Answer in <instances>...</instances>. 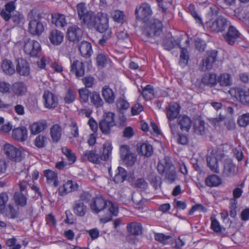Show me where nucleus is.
Instances as JSON below:
<instances>
[{"mask_svg": "<svg viewBox=\"0 0 249 249\" xmlns=\"http://www.w3.org/2000/svg\"><path fill=\"white\" fill-rule=\"evenodd\" d=\"M154 91L153 86L147 85L143 89L142 95L145 100H150L154 97Z\"/></svg>", "mask_w": 249, "mask_h": 249, "instance_id": "603ef678", "label": "nucleus"}, {"mask_svg": "<svg viewBox=\"0 0 249 249\" xmlns=\"http://www.w3.org/2000/svg\"><path fill=\"white\" fill-rule=\"evenodd\" d=\"M102 95L107 103L112 104L115 101V95L113 90L108 86H104L102 89Z\"/></svg>", "mask_w": 249, "mask_h": 249, "instance_id": "cd10ccee", "label": "nucleus"}, {"mask_svg": "<svg viewBox=\"0 0 249 249\" xmlns=\"http://www.w3.org/2000/svg\"><path fill=\"white\" fill-rule=\"evenodd\" d=\"M13 138L19 142L25 141L28 137L27 130L25 126L15 128L12 132Z\"/></svg>", "mask_w": 249, "mask_h": 249, "instance_id": "a878e982", "label": "nucleus"}, {"mask_svg": "<svg viewBox=\"0 0 249 249\" xmlns=\"http://www.w3.org/2000/svg\"><path fill=\"white\" fill-rule=\"evenodd\" d=\"M43 104L45 107L48 109L54 108L58 105L56 95L49 90L44 91L43 95Z\"/></svg>", "mask_w": 249, "mask_h": 249, "instance_id": "2eb2a0df", "label": "nucleus"}, {"mask_svg": "<svg viewBox=\"0 0 249 249\" xmlns=\"http://www.w3.org/2000/svg\"><path fill=\"white\" fill-rule=\"evenodd\" d=\"M115 125L114 114L108 112L104 115L103 119L99 123V128L105 135L110 133L111 128Z\"/></svg>", "mask_w": 249, "mask_h": 249, "instance_id": "423d86ee", "label": "nucleus"}, {"mask_svg": "<svg viewBox=\"0 0 249 249\" xmlns=\"http://www.w3.org/2000/svg\"><path fill=\"white\" fill-rule=\"evenodd\" d=\"M189 9L192 17L196 20V22L199 25H203V23L202 19L200 16L195 10L194 6L193 5H190Z\"/></svg>", "mask_w": 249, "mask_h": 249, "instance_id": "e2e57ef3", "label": "nucleus"}, {"mask_svg": "<svg viewBox=\"0 0 249 249\" xmlns=\"http://www.w3.org/2000/svg\"><path fill=\"white\" fill-rule=\"evenodd\" d=\"M72 210L74 213L77 216H84L87 212V207L81 200H75L72 205Z\"/></svg>", "mask_w": 249, "mask_h": 249, "instance_id": "aec40b11", "label": "nucleus"}, {"mask_svg": "<svg viewBox=\"0 0 249 249\" xmlns=\"http://www.w3.org/2000/svg\"><path fill=\"white\" fill-rule=\"evenodd\" d=\"M80 102L81 103H87L90 98V93L91 92L89 89L86 88H83L78 90Z\"/></svg>", "mask_w": 249, "mask_h": 249, "instance_id": "5fc2aeb1", "label": "nucleus"}, {"mask_svg": "<svg viewBox=\"0 0 249 249\" xmlns=\"http://www.w3.org/2000/svg\"><path fill=\"white\" fill-rule=\"evenodd\" d=\"M229 93L233 97L245 105H249V93L241 88H232L229 91Z\"/></svg>", "mask_w": 249, "mask_h": 249, "instance_id": "ddd939ff", "label": "nucleus"}, {"mask_svg": "<svg viewBox=\"0 0 249 249\" xmlns=\"http://www.w3.org/2000/svg\"><path fill=\"white\" fill-rule=\"evenodd\" d=\"M76 9L79 19L86 15L87 13L90 11L88 10L86 3L84 2H80L77 4L76 5Z\"/></svg>", "mask_w": 249, "mask_h": 249, "instance_id": "13d9d810", "label": "nucleus"}, {"mask_svg": "<svg viewBox=\"0 0 249 249\" xmlns=\"http://www.w3.org/2000/svg\"><path fill=\"white\" fill-rule=\"evenodd\" d=\"M237 170L235 165L231 160L225 161L224 166L223 174L227 177H233L237 173Z\"/></svg>", "mask_w": 249, "mask_h": 249, "instance_id": "2f4dec72", "label": "nucleus"}, {"mask_svg": "<svg viewBox=\"0 0 249 249\" xmlns=\"http://www.w3.org/2000/svg\"><path fill=\"white\" fill-rule=\"evenodd\" d=\"M135 14L137 20L146 22L151 17L153 12L149 4L143 3L136 6Z\"/></svg>", "mask_w": 249, "mask_h": 249, "instance_id": "39448f33", "label": "nucleus"}, {"mask_svg": "<svg viewBox=\"0 0 249 249\" xmlns=\"http://www.w3.org/2000/svg\"><path fill=\"white\" fill-rule=\"evenodd\" d=\"M111 16L113 20L118 23H123L125 19L124 12L120 10H114L111 13Z\"/></svg>", "mask_w": 249, "mask_h": 249, "instance_id": "3c124183", "label": "nucleus"}, {"mask_svg": "<svg viewBox=\"0 0 249 249\" xmlns=\"http://www.w3.org/2000/svg\"><path fill=\"white\" fill-rule=\"evenodd\" d=\"M75 99V96L73 93V92L70 89H69L64 97L65 103L67 104H71L72 103Z\"/></svg>", "mask_w": 249, "mask_h": 249, "instance_id": "338daca9", "label": "nucleus"}, {"mask_svg": "<svg viewBox=\"0 0 249 249\" xmlns=\"http://www.w3.org/2000/svg\"><path fill=\"white\" fill-rule=\"evenodd\" d=\"M205 122L199 119L195 120L193 129L194 133L197 135H203L205 134Z\"/></svg>", "mask_w": 249, "mask_h": 249, "instance_id": "49530a36", "label": "nucleus"}, {"mask_svg": "<svg viewBox=\"0 0 249 249\" xmlns=\"http://www.w3.org/2000/svg\"><path fill=\"white\" fill-rule=\"evenodd\" d=\"M85 67L84 63L79 60L71 59L70 72L74 74L76 77L79 78L84 76Z\"/></svg>", "mask_w": 249, "mask_h": 249, "instance_id": "dca6fc26", "label": "nucleus"}, {"mask_svg": "<svg viewBox=\"0 0 249 249\" xmlns=\"http://www.w3.org/2000/svg\"><path fill=\"white\" fill-rule=\"evenodd\" d=\"M62 133V128L58 124H54L51 127L50 130V134L53 142H57L60 140Z\"/></svg>", "mask_w": 249, "mask_h": 249, "instance_id": "58836bf2", "label": "nucleus"}, {"mask_svg": "<svg viewBox=\"0 0 249 249\" xmlns=\"http://www.w3.org/2000/svg\"><path fill=\"white\" fill-rule=\"evenodd\" d=\"M127 176V171L124 168L119 166L116 171L113 180L116 183H122L126 179Z\"/></svg>", "mask_w": 249, "mask_h": 249, "instance_id": "a19ab883", "label": "nucleus"}, {"mask_svg": "<svg viewBox=\"0 0 249 249\" xmlns=\"http://www.w3.org/2000/svg\"><path fill=\"white\" fill-rule=\"evenodd\" d=\"M230 24V21L228 19L221 16H218L214 21L206 22L209 30L216 33L223 32Z\"/></svg>", "mask_w": 249, "mask_h": 249, "instance_id": "20e7f679", "label": "nucleus"}, {"mask_svg": "<svg viewBox=\"0 0 249 249\" xmlns=\"http://www.w3.org/2000/svg\"><path fill=\"white\" fill-rule=\"evenodd\" d=\"M217 80L216 75L213 73L205 74L202 78V82L209 87H214L217 85Z\"/></svg>", "mask_w": 249, "mask_h": 249, "instance_id": "e433bc0d", "label": "nucleus"}, {"mask_svg": "<svg viewBox=\"0 0 249 249\" xmlns=\"http://www.w3.org/2000/svg\"><path fill=\"white\" fill-rule=\"evenodd\" d=\"M95 25L92 26V28L100 33H104V31L109 29L108 19L105 17H98V19L95 20Z\"/></svg>", "mask_w": 249, "mask_h": 249, "instance_id": "b1692460", "label": "nucleus"}, {"mask_svg": "<svg viewBox=\"0 0 249 249\" xmlns=\"http://www.w3.org/2000/svg\"><path fill=\"white\" fill-rule=\"evenodd\" d=\"M77 188L78 185L76 183L69 180L59 187L58 194L61 196H64L68 193L76 190Z\"/></svg>", "mask_w": 249, "mask_h": 249, "instance_id": "f3484780", "label": "nucleus"}, {"mask_svg": "<svg viewBox=\"0 0 249 249\" xmlns=\"http://www.w3.org/2000/svg\"><path fill=\"white\" fill-rule=\"evenodd\" d=\"M4 150L8 158L11 160L19 162L22 158V153L20 149L10 144H5L4 146Z\"/></svg>", "mask_w": 249, "mask_h": 249, "instance_id": "9b49d317", "label": "nucleus"}, {"mask_svg": "<svg viewBox=\"0 0 249 249\" xmlns=\"http://www.w3.org/2000/svg\"><path fill=\"white\" fill-rule=\"evenodd\" d=\"M52 22L55 26L62 28L67 24L64 15L54 13L52 15Z\"/></svg>", "mask_w": 249, "mask_h": 249, "instance_id": "72a5a7b5", "label": "nucleus"}, {"mask_svg": "<svg viewBox=\"0 0 249 249\" xmlns=\"http://www.w3.org/2000/svg\"><path fill=\"white\" fill-rule=\"evenodd\" d=\"M89 99L91 104L96 108L101 107L104 105V101L101 98L100 93L97 91H91Z\"/></svg>", "mask_w": 249, "mask_h": 249, "instance_id": "ea45409f", "label": "nucleus"}, {"mask_svg": "<svg viewBox=\"0 0 249 249\" xmlns=\"http://www.w3.org/2000/svg\"><path fill=\"white\" fill-rule=\"evenodd\" d=\"M36 13V11L32 10L28 15V18L32 19L28 24V31L33 35L39 36L43 32L44 28L41 22L32 18Z\"/></svg>", "mask_w": 249, "mask_h": 249, "instance_id": "6e6552de", "label": "nucleus"}, {"mask_svg": "<svg viewBox=\"0 0 249 249\" xmlns=\"http://www.w3.org/2000/svg\"><path fill=\"white\" fill-rule=\"evenodd\" d=\"M98 17L94 13L90 11L80 18L79 20L82 24L86 25L89 28H92V26L95 25V20L98 19Z\"/></svg>", "mask_w": 249, "mask_h": 249, "instance_id": "4be33fe9", "label": "nucleus"}, {"mask_svg": "<svg viewBox=\"0 0 249 249\" xmlns=\"http://www.w3.org/2000/svg\"><path fill=\"white\" fill-rule=\"evenodd\" d=\"M127 229L130 234L137 236L142 234L143 228L140 223L133 222L127 224Z\"/></svg>", "mask_w": 249, "mask_h": 249, "instance_id": "473e14b6", "label": "nucleus"}, {"mask_svg": "<svg viewBox=\"0 0 249 249\" xmlns=\"http://www.w3.org/2000/svg\"><path fill=\"white\" fill-rule=\"evenodd\" d=\"M217 83H219L221 87H227L232 84L231 78L228 73L221 74L218 77Z\"/></svg>", "mask_w": 249, "mask_h": 249, "instance_id": "de8ad7c7", "label": "nucleus"}, {"mask_svg": "<svg viewBox=\"0 0 249 249\" xmlns=\"http://www.w3.org/2000/svg\"><path fill=\"white\" fill-rule=\"evenodd\" d=\"M180 60L179 63L182 67H185L188 63L189 56L187 50L184 48H181Z\"/></svg>", "mask_w": 249, "mask_h": 249, "instance_id": "6e6d98bb", "label": "nucleus"}, {"mask_svg": "<svg viewBox=\"0 0 249 249\" xmlns=\"http://www.w3.org/2000/svg\"><path fill=\"white\" fill-rule=\"evenodd\" d=\"M162 23L158 19H151L143 28L142 33L148 37L159 36L162 32Z\"/></svg>", "mask_w": 249, "mask_h": 249, "instance_id": "7ed1b4c3", "label": "nucleus"}, {"mask_svg": "<svg viewBox=\"0 0 249 249\" xmlns=\"http://www.w3.org/2000/svg\"><path fill=\"white\" fill-rule=\"evenodd\" d=\"M28 194H24L22 192H15L14 195V199L16 205L23 207L27 204Z\"/></svg>", "mask_w": 249, "mask_h": 249, "instance_id": "4c0bfd02", "label": "nucleus"}, {"mask_svg": "<svg viewBox=\"0 0 249 249\" xmlns=\"http://www.w3.org/2000/svg\"><path fill=\"white\" fill-rule=\"evenodd\" d=\"M83 156L86 157L89 161L95 164H99L102 161L101 155L97 153L95 150H86L84 152Z\"/></svg>", "mask_w": 249, "mask_h": 249, "instance_id": "c756f323", "label": "nucleus"}, {"mask_svg": "<svg viewBox=\"0 0 249 249\" xmlns=\"http://www.w3.org/2000/svg\"><path fill=\"white\" fill-rule=\"evenodd\" d=\"M47 127L46 121H41L34 123L30 126V131L32 134L36 135L44 131Z\"/></svg>", "mask_w": 249, "mask_h": 249, "instance_id": "f704fd0d", "label": "nucleus"}, {"mask_svg": "<svg viewBox=\"0 0 249 249\" xmlns=\"http://www.w3.org/2000/svg\"><path fill=\"white\" fill-rule=\"evenodd\" d=\"M79 51L84 57H89L92 54L91 44L87 41H82L79 47Z\"/></svg>", "mask_w": 249, "mask_h": 249, "instance_id": "c9c22d12", "label": "nucleus"}, {"mask_svg": "<svg viewBox=\"0 0 249 249\" xmlns=\"http://www.w3.org/2000/svg\"><path fill=\"white\" fill-rule=\"evenodd\" d=\"M177 121L182 131L188 132L189 131L192 126V121L188 116H180L178 118Z\"/></svg>", "mask_w": 249, "mask_h": 249, "instance_id": "bb28decb", "label": "nucleus"}, {"mask_svg": "<svg viewBox=\"0 0 249 249\" xmlns=\"http://www.w3.org/2000/svg\"><path fill=\"white\" fill-rule=\"evenodd\" d=\"M109 60L108 57H107L104 53L99 54L96 57V62L98 66L101 67H105V65Z\"/></svg>", "mask_w": 249, "mask_h": 249, "instance_id": "052dcab7", "label": "nucleus"}, {"mask_svg": "<svg viewBox=\"0 0 249 249\" xmlns=\"http://www.w3.org/2000/svg\"><path fill=\"white\" fill-rule=\"evenodd\" d=\"M98 17L94 13L90 11L80 18L79 20L82 24L86 25L89 28H92V26L95 25V20L98 19Z\"/></svg>", "mask_w": 249, "mask_h": 249, "instance_id": "412c9836", "label": "nucleus"}, {"mask_svg": "<svg viewBox=\"0 0 249 249\" xmlns=\"http://www.w3.org/2000/svg\"><path fill=\"white\" fill-rule=\"evenodd\" d=\"M67 34L68 39L74 43L78 42L83 37L82 29L75 25L69 27Z\"/></svg>", "mask_w": 249, "mask_h": 249, "instance_id": "4468645a", "label": "nucleus"}, {"mask_svg": "<svg viewBox=\"0 0 249 249\" xmlns=\"http://www.w3.org/2000/svg\"><path fill=\"white\" fill-rule=\"evenodd\" d=\"M121 157L124 162L127 166H133L136 160V155L130 152L129 146L127 145L122 146L120 148Z\"/></svg>", "mask_w": 249, "mask_h": 249, "instance_id": "9d476101", "label": "nucleus"}, {"mask_svg": "<svg viewBox=\"0 0 249 249\" xmlns=\"http://www.w3.org/2000/svg\"><path fill=\"white\" fill-rule=\"evenodd\" d=\"M8 200V196L6 193L0 194V212L1 213L4 212L5 204Z\"/></svg>", "mask_w": 249, "mask_h": 249, "instance_id": "680f3d73", "label": "nucleus"}, {"mask_svg": "<svg viewBox=\"0 0 249 249\" xmlns=\"http://www.w3.org/2000/svg\"><path fill=\"white\" fill-rule=\"evenodd\" d=\"M157 169L160 174L165 173V179L169 183H172L177 179L175 168L169 160L165 158L158 164Z\"/></svg>", "mask_w": 249, "mask_h": 249, "instance_id": "f03ea898", "label": "nucleus"}, {"mask_svg": "<svg viewBox=\"0 0 249 249\" xmlns=\"http://www.w3.org/2000/svg\"><path fill=\"white\" fill-rule=\"evenodd\" d=\"M140 152L145 157H150L153 152L152 146L148 143H143L141 144Z\"/></svg>", "mask_w": 249, "mask_h": 249, "instance_id": "8fccbe9b", "label": "nucleus"}, {"mask_svg": "<svg viewBox=\"0 0 249 249\" xmlns=\"http://www.w3.org/2000/svg\"><path fill=\"white\" fill-rule=\"evenodd\" d=\"M39 43L35 40L28 39L24 41V51L31 57H38L41 52Z\"/></svg>", "mask_w": 249, "mask_h": 249, "instance_id": "0eeeda50", "label": "nucleus"}, {"mask_svg": "<svg viewBox=\"0 0 249 249\" xmlns=\"http://www.w3.org/2000/svg\"><path fill=\"white\" fill-rule=\"evenodd\" d=\"M116 105L120 112H123L124 110H126L129 107V103L122 98H119L117 100Z\"/></svg>", "mask_w": 249, "mask_h": 249, "instance_id": "bf43d9fd", "label": "nucleus"}, {"mask_svg": "<svg viewBox=\"0 0 249 249\" xmlns=\"http://www.w3.org/2000/svg\"><path fill=\"white\" fill-rule=\"evenodd\" d=\"M49 38L52 44L57 46L62 42L64 35L61 31L53 29L50 33Z\"/></svg>", "mask_w": 249, "mask_h": 249, "instance_id": "393cba45", "label": "nucleus"}, {"mask_svg": "<svg viewBox=\"0 0 249 249\" xmlns=\"http://www.w3.org/2000/svg\"><path fill=\"white\" fill-rule=\"evenodd\" d=\"M27 90V87L22 82H16L11 87V92L18 96H23Z\"/></svg>", "mask_w": 249, "mask_h": 249, "instance_id": "c85d7f7f", "label": "nucleus"}, {"mask_svg": "<svg viewBox=\"0 0 249 249\" xmlns=\"http://www.w3.org/2000/svg\"><path fill=\"white\" fill-rule=\"evenodd\" d=\"M61 150L63 154L67 157L69 164H73L75 162L76 157L71 149L68 147H63L61 148Z\"/></svg>", "mask_w": 249, "mask_h": 249, "instance_id": "09e8293b", "label": "nucleus"}, {"mask_svg": "<svg viewBox=\"0 0 249 249\" xmlns=\"http://www.w3.org/2000/svg\"><path fill=\"white\" fill-rule=\"evenodd\" d=\"M18 63L16 70L18 73L20 75L27 76L30 73V67L28 62L23 58H19L17 60Z\"/></svg>", "mask_w": 249, "mask_h": 249, "instance_id": "5701e85b", "label": "nucleus"}, {"mask_svg": "<svg viewBox=\"0 0 249 249\" xmlns=\"http://www.w3.org/2000/svg\"><path fill=\"white\" fill-rule=\"evenodd\" d=\"M44 176L46 178L47 183L54 187H57L58 185V180L57 174L54 171L51 170H45L44 171Z\"/></svg>", "mask_w": 249, "mask_h": 249, "instance_id": "7c9ffc66", "label": "nucleus"}, {"mask_svg": "<svg viewBox=\"0 0 249 249\" xmlns=\"http://www.w3.org/2000/svg\"><path fill=\"white\" fill-rule=\"evenodd\" d=\"M218 151L216 150H213L207 155L206 158L208 167L212 172L216 174H218L220 172L218 162Z\"/></svg>", "mask_w": 249, "mask_h": 249, "instance_id": "f8f14e48", "label": "nucleus"}, {"mask_svg": "<svg viewBox=\"0 0 249 249\" xmlns=\"http://www.w3.org/2000/svg\"><path fill=\"white\" fill-rule=\"evenodd\" d=\"M19 213L18 209H16L12 205L9 204L6 209L4 208L3 214L8 218L15 219L18 217Z\"/></svg>", "mask_w": 249, "mask_h": 249, "instance_id": "c03bdc74", "label": "nucleus"}, {"mask_svg": "<svg viewBox=\"0 0 249 249\" xmlns=\"http://www.w3.org/2000/svg\"><path fill=\"white\" fill-rule=\"evenodd\" d=\"M1 68L3 71L7 74L12 75L15 72L13 62L10 60H3L1 64Z\"/></svg>", "mask_w": 249, "mask_h": 249, "instance_id": "37998d69", "label": "nucleus"}, {"mask_svg": "<svg viewBox=\"0 0 249 249\" xmlns=\"http://www.w3.org/2000/svg\"><path fill=\"white\" fill-rule=\"evenodd\" d=\"M176 44L173 41V38L165 39L163 42L164 48L167 50H170L175 47Z\"/></svg>", "mask_w": 249, "mask_h": 249, "instance_id": "774afa93", "label": "nucleus"}, {"mask_svg": "<svg viewBox=\"0 0 249 249\" xmlns=\"http://www.w3.org/2000/svg\"><path fill=\"white\" fill-rule=\"evenodd\" d=\"M155 239L164 245L169 244L171 242L173 241V239L171 236L165 235L160 233L155 234Z\"/></svg>", "mask_w": 249, "mask_h": 249, "instance_id": "864d4df0", "label": "nucleus"}, {"mask_svg": "<svg viewBox=\"0 0 249 249\" xmlns=\"http://www.w3.org/2000/svg\"><path fill=\"white\" fill-rule=\"evenodd\" d=\"M103 150L101 157L102 161H106L108 160L111 155L112 147L110 142H106L103 146Z\"/></svg>", "mask_w": 249, "mask_h": 249, "instance_id": "a18cd8bd", "label": "nucleus"}, {"mask_svg": "<svg viewBox=\"0 0 249 249\" xmlns=\"http://www.w3.org/2000/svg\"><path fill=\"white\" fill-rule=\"evenodd\" d=\"M180 107L176 103H171L166 108V114L168 121L177 118L179 113Z\"/></svg>", "mask_w": 249, "mask_h": 249, "instance_id": "6ab92c4d", "label": "nucleus"}, {"mask_svg": "<svg viewBox=\"0 0 249 249\" xmlns=\"http://www.w3.org/2000/svg\"><path fill=\"white\" fill-rule=\"evenodd\" d=\"M47 142V137L43 135L40 134L35 139L34 143L37 147L41 148L45 146Z\"/></svg>", "mask_w": 249, "mask_h": 249, "instance_id": "4d7b16f0", "label": "nucleus"}, {"mask_svg": "<svg viewBox=\"0 0 249 249\" xmlns=\"http://www.w3.org/2000/svg\"><path fill=\"white\" fill-rule=\"evenodd\" d=\"M217 51L212 50L207 52L205 58L203 59V65L206 70L212 69L213 64L217 60Z\"/></svg>", "mask_w": 249, "mask_h": 249, "instance_id": "a211bd4d", "label": "nucleus"}, {"mask_svg": "<svg viewBox=\"0 0 249 249\" xmlns=\"http://www.w3.org/2000/svg\"><path fill=\"white\" fill-rule=\"evenodd\" d=\"M241 36L236 27L231 24L226 33L223 35L225 41L230 45H233L237 42L241 38Z\"/></svg>", "mask_w": 249, "mask_h": 249, "instance_id": "1a4fd4ad", "label": "nucleus"}, {"mask_svg": "<svg viewBox=\"0 0 249 249\" xmlns=\"http://www.w3.org/2000/svg\"><path fill=\"white\" fill-rule=\"evenodd\" d=\"M111 34L112 32L110 29L104 31L102 38L99 40L98 43L101 45H104L107 41L110 38Z\"/></svg>", "mask_w": 249, "mask_h": 249, "instance_id": "69168bd1", "label": "nucleus"}, {"mask_svg": "<svg viewBox=\"0 0 249 249\" xmlns=\"http://www.w3.org/2000/svg\"><path fill=\"white\" fill-rule=\"evenodd\" d=\"M205 182L209 187H216L221 183V179L217 175H212L206 178Z\"/></svg>", "mask_w": 249, "mask_h": 249, "instance_id": "79ce46f5", "label": "nucleus"}, {"mask_svg": "<svg viewBox=\"0 0 249 249\" xmlns=\"http://www.w3.org/2000/svg\"><path fill=\"white\" fill-rule=\"evenodd\" d=\"M238 123L242 127H245L249 124V113L244 114L239 117Z\"/></svg>", "mask_w": 249, "mask_h": 249, "instance_id": "0e129e2a", "label": "nucleus"}, {"mask_svg": "<svg viewBox=\"0 0 249 249\" xmlns=\"http://www.w3.org/2000/svg\"><path fill=\"white\" fill-rule=\"evenodd\" d=\"M90 208L93 213L98 214L108 207L110 214L116 216L118 214V209L110 201L104 198L102 196H98L93 197L89 203Z\"/></svg>", "mask_w": 249, "mask_h": 249, "instance_id": "f257e3e1", "label": "nucleus"}]
</instances>
